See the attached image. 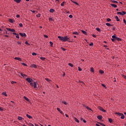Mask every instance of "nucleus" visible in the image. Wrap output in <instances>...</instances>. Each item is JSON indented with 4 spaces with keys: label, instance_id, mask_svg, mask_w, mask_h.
I'll return each mask as SVG.
<instances>
[{
    "label": "nucleus",
    "instance_id": "de8ad7c7",
    "mask_svg": "<svg viewBox=\"0 0 126 126\" xmlns=\"http://www.w3.org/2000/svg\"><path fill=\"white\" fill-rule=\"evenodd\" d=\"M22 64L23 65H24L25 66H27V64L25 63H22Z\"/></svg>",
    "mask_w": 126,
    "mask_h": 126
},
{
    "label": "nucleus",
    "instance_id": "e2e57ef3",
    "mask_svg": "<svg viewBox=\"0 0 126 126\" xmlns=\"http://www.w3.org/2000/svg\"><path fill=\"white\" fill-rule=\"evenodd\" d=\"M122 76H123V77L125 78V79L126 80V75H122Z\"/></svg>",
    "mask_w": 126,
    "mask_h": 126
},
{
    "label": "nucleus",
    "instance_id": "774afa93",
    "mask_svg": "<svg viewBox=\"0 0 126 126\" xmlns=\"http://www.w3.org/2000/svg\"><path fill=\"white\" fill-rule=\"evenodd\" d=\"M90 46H93V43H91L90 44Z\"/></svg>",
    "mask_w": 126,
    "mask_h": 126
},
{
    "label": "nucleus",
    "instance_id": "680f3d73",
    "mask_svg": "<svg viewBox=\"0 0 126 126\" xmlns=\"http://www.w3.org/2000/svg\"><path fill=\"white\" fill-rule=\"evenodd\" d=\"M17 44H18L19 45H21V42L17 41Z\"/></svg>",
    "mask_w": 126,
    "mask_h": 126
},
{
    "label": "nucleus",
    "instance_id": "f8f14e48",
    "mask_svg": "<svg viewBox=\"0 0 126 126\" xmlns=\"http://www.w3.org/2000/svg\"><path fill=\"white\" fill-rule=\"evenodd\" d=\"M9 22H10V23H14L15 21L12 19H9Z\"/></svg>",
    "mask_w": 126,
    "mask_h": 126
},
{
    "label": "nucleus",
    "instance_id": "b1692460",
    "mask_svg": "<svg viewBox=\"0 0 126 126\" xmlns=\"http://www.w3.org/2000/svg\"><path fill=\"white\" fill-rule=\"evenodd\" d=\"M115 18L117 21H120V19H119V17H118L117 16H116Z\"/></svg>",
    "mask_w": 126,
    "mask_h": 126
},
{
    "label": "nucleus",
    "instance_id": "393cba45",
    "mask_svg": "<svg viewBox=\"0 0 126 126\" xmlns=\"http://www.w3.org/2000/svg\"><path fill=\"white\" fill-rule=\"evenodd\" d=\"M64 3H65V1H63L61 4V6H64Z\"/></svg>",
    "mask_w": 126,
    "mask_h": 126
},
{
    "label": "nucleus",
    "instance_id": "6e6552de",
    "mask_svg": "<svg viewBox=\"0 0 126 126\" xmlns=\"http://www.w3.org/2000/svg\"><path fill=\"white\" fill-rule=\"evenodd\" d=\"M57 110L58 111V112H60V114H62V115L63 114V112L62 110H61V109L60 108H57Z\"/></svg>",
    "mask_w": 126,
    "mask_h": 126
},
{
    "label": "nucleus",
    "instance_id": "4d7b16f0",
    "mask_svg": "<svg viewBox=\"0 0 126 126\" xmlns=\"http://www.w3.org/2000/svg\"><path fill=\"white\" fill-rule=\"evenodd\" d=\"M69 18H72V17H73V16H72V15H69Z\"/></svg>",
    "mask_w": 126,
    "mask_h": 126
},
{
    "label": "nucleus",
    "instance_id": "ddd939ff",
    "mask_svg": "<svg viewBox=\"0 0 126 126\" xmlns=\"http://www.w3.org/2000/svg\"><path fill=\"white\" fill-rule=\"evenodd\" d=\"M115 115H118V116H122L123 113L120 112H115Z\"/></svg>",
    "mask_w": 126,
    "mask_h": 126
},
{
    "label": "nucleus",
    "instance_id": "bf43d9fd",
    "mask_svg": "<svg viewBox=\"0 0 126 126\" xmlns=\"http://www.w3.org/2000/svg\"><path fill=\"white\" fill-rule=\"evenodd\" d=\"M43 36H44V37L45 38H48V35H46V34H44Z\"/></svg>",
    "mask_w": 126,
    "mask_h": 126
},
{
    "label": "nucleus",
    "instance_id": "72a5a7b5",
    "mask_svg": "<svg viewBox=\"0 0 126 126\" xmlns=\"http://www.w3.org/2000/svg\"><path fill=\"white\" fill-rule=\"evenodd\" d=\"M2 95H4V96H5L6 97L7 96V94H6V93L5 92H3L2 93Z\"/></svg>",
    "mask_w": 126,
    "mask_h": 126
},
{
    "label": "nucleus",
    "instance_id": "dca6fc26",
    "mask_svg": "<svg viewBox=\"0 0 126 126\" xmlns=\"http://www.w3.org/2000/svg\"><path fill=\"white\" fill-rule=\"evenodd\" d=\"M72 34L73 35H78V34H79V32H73Z\"/></svg>",
    "mask_w": 126,
    "mask_h": 126
},
{
    "label": "nucleus",
    "instance_id": "7c9ffc66",
    "mask_svg": "<svg viewBox=\"0 0 126 126\" xmlns=\"http://www.w3.org/2000/svg\"><path fill=\"white\" fill-rule=\"evenodd\" d=\"M50 12H54L55 11V9H50L49 10Z\"/></svg>",
    "mask_w": 126,
    "mask_h": 126
},
{
    "label": "nucleus",
    "instance_id": "4468645a",
    "mask_svg": "<svg viewBox=\"0 0 126 126\" xmlns=\"http://www.w3.org/2000/svg\"><path fill=\"white\" fill-rule=\"evenodd\" d=\"M97 118L100 121H101L102 120V116L101 115L97 116Z\"/></svg>",
    "mask_w": 126,
    "mask_h": 126
},
{
    "label": "nucleus",
    "instance_id": "69168bd1",
    "mask_svg": "<svg viewBox=\"0 0 126 126\" xmlns=\"http://www.w3.org/2000/svg\"><path fill=\"white\" fill-rule=\"evenodd\" d=\"M61 50H62V51H65V49H64L63 47L61 48Z\"/></svg>",
    "mask_w": 126,
    "mask_h": 126
},
{
    "label": "nucleus",
    "instance_id": "8fccbe9b",
    "mask_svg": "<svg viewBox=\"0 0 126 126\" xmlns=\"http://www.w3.org/2000/svg\"><path fill=\"white\" fill-rule=\"evenodd\" d=\"M111 19H110V18H107V21L108 22H110V21H111Z\"/></svg>",
    "mask_w": 126,
    "mask_h": 126
},
{
    "label": "nucleus",
    "instance_id": "13d9d810",
    "mask_svg": "<svg viewBox=\"0 0 126 126\" xmlns=\"http://www.w3.org/2000/svg\"><path fill=\"white\" fill-rule=\"evenodd\" d=\"M16 17H17V18H19V17H20V15H16Z\"/></svg>",
    "mask_w": 126,
    "mask_h": 126
},
{
    "label": "nucleus",
    "instance_id": "423d86ee",
    "mask_svg": "<svg viewBox=\"0 0 126 126\" xmlns=\"http://www.w3.org/2000/svg\"><path fill=\"white\" fill-rule=\"evenodd\" d=\"M6 29L8 31H10L11 32H15V30H14V29H11L8 28H7Z\"/></svg>",
    "mask_w": 126,
    "mask_h": 126
},
{
    "label": "nucleus",
    "instance_id": "0e129e2a",
    "mask_svg": "<svg viewBox=\"0 0 126 126\" xmlns=\"http://www.w3.org/2000/svg\"><path fill=\"white\" fill-rule=\"evenodd\" d=\"M100 125H101V126H105V124H103V123H99Z\"/></svg>",
    "mask_w": 126,
    "mask_h": 126
},
{
    "label": "nucleus",
    "instance_id": "20e7f679",
    "mask_svg": "<svg viewBox=\"0 0 126 126\" xmlns=\"http://www.w3.org/2000/svg\"><path fill=\"white\" fill-rule=\"evenodd\" d=\"M98 108L100 111H101V112H103L104 113H106V110H104V108H103V107H102L101 106H99Z\"/></svg>",
    "mask_w": 126,
    "mask_h": 126
},
{
    "label": "nucleus",
    "instance_id": "9b49d317",
    "mask_svg": "<svg viewBox=\"0 0 126 126\" xmlns=\"http://www.w3.org/2000/svg\"><path fill=\"white\" fill-rule=\"evenodd\" d=\"M14 60H16L17 61H19V62H21V58L19 57H15Z\"/></svg>",
    "mask_w": 126,
    "mask_h": 126
},
{
    "label": "nucleus",
    "instance_id": "49530a36",
    "mask_svg": "<svg viewBox=\"0 0 126 126\" xmlns=\"http://www.w3.org/2000/svg\"><path fill=\"white\" fill-rule=\"evenodd\" d=\"M19 26H20V27H22L23 26V25L22 24V23H20L19 24Z\"/></svg>",
    "mask_w": 126,
    "mask_h": 126
},
{
    "label": "nucleus",
    "instance_id": "a18cd8bd",
    "mask_svg": "<svg viewBox=\"0 0 126 126\" xmlns=\"http://www.w3.org/2000/svg\"><path fill=\"white\" fill-rule=\"evenodd\" d=\"M25 44H26V45H28L29 46H30V44H29V43H28V41H26L25 42Z\"/></svg>",
    "mask_w": 126,
    "mask_h": 126
},
{
    "label": "nucleus",
    "instance_id": "f3484780",
    "mask_svg": "<svg viewBox=\"0 0 126 126\" xmlns=\"http://www.w3.org/2000/svg\"><path fill=\"white\" fill-rule=\"evenodd\" d=\"M24 98L25 99V100H26V101H28V102H29L30 100L28 98H27V97L24 96Z\"/></svg>",
    "mask_w": 126,
    "mask_h": 126
},
{
    "label": "nucleus",
    "instance_id": "7ed1b4c3",
    "mask_svg": "<svg viewBox=\"0 0 126 126\" xmlns=\"http://www.w3.org/2000/svg\"><path fill=\"white\" fill-rule=\"evenodd\" d=\"M117 14H118V15H125L126 14V11H123L122 13L121 12H118L117 13Z\"/></svg>",
    "mask_w": 126,
    "mask_h": 126
},
{
    "label": "nucleus",
    "instance_id": "c756f323",
    "mask_svg": "<svg viewBox=\"0 0 126 126\" xmlns=\"http://www.w3.org/2000/svg\"><path fill=\"white\" fill-rule=\"evenodd\" d=\"M68 65H69V66H71V67H73V64L71 63H69Z\"/></svg>",
    "mask_w": 126,
    "mask_h": 126
},
{
    "label": "nucleus",
    "instance_id": "4c0bfd02",
    "mask_svg": "<svg viewBox=\"0 0 126 126\" xmlns=\"http://www.w3.org/2000/svg\"><path fill=\"white\" fill-rule=\"evenodd\" d=\"M50 46L51 47H53V45H54V43L52 41H50Z\"/></svg>",
    "mask_w": 126,
    "mask_h": 126
},
{
    "label": "nucleus",
    "instance_id": "79ce46f5",
    "mask_svg": "<svg viewBox=\"0 0 126 126\" xmlns=\"http://www.w3.org/2000/svg\"><path fill=\"white\" fill-rule=\"evenodd\" d=\"M16 38H17L18 39H19V34H17L16 35Z\"/></svg>",
    "mask_w": 126,
    "mask_h": 126
},
{
    "label": "nucleus",
    "instance_id": "a878e982",
    "mask_svg": "<svg viewBox=\"0 0 126 126\" xmlns=\"http://www.w3.org/2000/svg\"><path fill=\"white\" fill-rule=\"evenodd\" d=\"M40 59L41 61H45V60H46V58L45 57H40Z\"/></svg>",
    "mask_w": 126,
    "mask_h": 126
},
{
    "label": "nucleus",
    "instance_id": "864d4df0",
    "mask_svg": "<svg viewBox=\"0 0 126 126\" xmlns=\"http://www.w3.org/2000/svg\"><path fill=\"white\" fill-rule=\"evenodd\" d=\"M11 84H14V83H16V82H14V81H12L11 82Z\"/></svg>",
    "mask_w": 126,
    "mask_h": 126
},
{
    "label": "nucleus",
    "instance_id": "39448f33",
    "mask_svg": "<svg viewBox=\"0 0 126 126\" xmlns=\"http://www.w3.org/2000/svg\"><path fill=\"white\" fill-rule=\"evenodd\" d=\"M21 76H22V77H23V78H24V79L26 80V79H27V78H26L27 77V75H26V74L21 73Z\"/></svg>",
    "mask_w": 126,
    "mask_h": 126
},
{
    "label": "nucleus",
    "instance_id": "603ef678",
    "mask_svg": "<svg viewBox=\"0 0 126 126\" xmlns=\"http://www.w3.org/2000/svg\"><path fill=\"white\" fill-rule=\"evenodd\" d=\"M49 21H53V19L51 17H49Z\"/></svg>",
    "mask_w": 126,
    "mask_h": 126
},
{
    "label": "nucleus",
    "instance_id": "9d476101",
    "mask_svg": "<svg viewBox=\"0 0 126 126\" xmlns=\"http://www.w3.org/2000/svg\"><path fill=\"white\" fill-rule=\"evenodd\" d=\"M111 5L112 7H114V8L118 7V5L115 4H111Z\"/></svg>",
    "mask_w": 126,
    "mask_h": 126
},
{
    "label": "nucleus",
    "instance_id": "338daca9",
    "mask_svg": "<svg viewBox=\"0 0 126 126\" xmlns=\"http://www.w3.org/2000/svg\"><path fill=\"white\" fill-rule=\"evenodd\" d=\"M4 37H6V38H8L9 36H8V35H4Z\"/></svg>",
    "mask_w": 126,
    "mask_h": 126
},
{
    "label": "nucleus",
    "instance_id": "cd10ccee",
    "mask_svg": "<svg viewBox=\"0 0 126 126\" xmlns=\"http://www.w3.org/2000/svg\"><path fill=\"white\" fill-rule=\"evenodd\" d=\"M22 119H23V118H22L21 117H20V116H19L18 117V120H19V121H22Z\"/></svg>",
    "mask_w": 126,
    "mask_h": 126
},
{
    "label": "nucleus",
    "instance_id": "f704fd0d",
    "mask_svg": "<svg viewBox=\"0 0 126 126\" xmlns=\"http://www.w3.org/2000/svg\"><path fill=\"white\" fill-rule=\"evenodd\" d=\"M91 71L92 72L94 73V68L91 67Z\"/></svg>",
    "mask_w": 126,
    "mask_h": 126
},
{
    "label": "nucleus",
    "instance_id": "052dcab7",
    "mask_svg": "<svg viewBox=\"0 0 126 126\" xmlns=\"http://www.w3.org/2000/svg\"><path fill=\"white\" fill-rule=\"evenodd\" d=\"M111 40L112 42H115V41H116V39H115V38H112Z\"/></svg>",
    "mask_w": 126,
    "mask_h": 126
},
{
    "label": "nucleus",
    "instance_id": "37998d69",
    "mask_svg": "<svg viewBox=\"0 0 126 126\" xmlns=\"http://www.w3.org/2000/svg\"><path fill=\"white\" fill-rule=\"evenodd\" d=\"M32 56H37V54L35 52H33L32 53Z\"/></svg>",
    "mask_w": 126,
    "mask_h": 126
},
{
    "label": "nucleus",
    "instance_id": "6ab92c4d",
    "mask_svg": "<svg viewBox=\"0 0 126 126\" xmlns=\"http://www.w3.org/2000/svg\"><path fill=\"white\" fill-rule=\"evenodd\" d=\"M81 32L84 34V35H87V32H85V31L82 30Z\"/></svg>",
    "mask_w": 126,
    "mask_h": 126
},
{
    "label": "nucleus",
    "instance_id": "3c124183",
    "mask_svg": "<svg viewBox=\"0 0 126 126\" xmlns=\"http://www.w3.org/2000/svg\"><path fill=\"white\" fill-rule=\"evenodd\" d=\"M0 111H3V108L1 106H0Z\"/></svg>",
    "mask_w": 126,
    "mask_h": 126
},
{
    "label": "nucleus",
    "instance_id": "09e8293b",
    "mask_svg": "<svg viewBox=\"0 0 126 126\" xmlns=\"http://www.w3.org/2000/svg\"><path fill=\"white\" fill-rule=\"evenodd\" d=\"M123 22H124V23H125V25H126V21L125 19H123Z\"/></svg>",
    "mask_w": 126,
    "mask_h": 126
},
{
    "label": "nucleus",
    "instance_id": "5fc2aeb1",
    "mask_svg": "<svg viewBox=\"0 0 126 126\" xmlns=\"http://www.w3.org/2000/svg\"><path fill=\"white\" fill-rule=\"evenodd\" d=\"M78 70L79 71H81V70H82V69H81L80 67H78Z\"/></svg>",
    "mask_w": 126,
    "mask_h": 126
},
{
    "label": "nucleus",
    "instance_id": "f257e3e1",
    "mask_svg": "<svg viewBox=\"0 0 126 126\" xmlns=\"http://www.w3.org/2000/svg\"><path fill=\"white\" fill-rule=\"evenodd\" d=\"M26 80L27 82H28L30 84V85L31 86H32V87H33V88H37V85H38V82H34L33 83V79L29 77V78H27V79H26Z\"/></svg>",
    "mask_w": 126,
    "mask_h": 126
},
{
    "label": "nucleus",
    "instance_id": "aec40b11",
    "mask_svg": "<svg viewBox=\"0 0 126 126\" xmlns=\"http://www.w3.org/2000/svg\"><path fill=\"white\" fill-rule=\"evenodd\" d=\"M61 103L64 104V105H67V102H66V101H61Z\"/></svg>",
    "mask_w": 126,
    "mask_h": 126
},
{
    "label": "nucleus",
    "instance_id": "bb28decb",
    "mask_svg": "<svg viewBox=\"0 0 126 126\" xmlns=\"http://www.w3.org/2000/svg\"><path fill=\"white\" fill-rule=\"evenodd\" d=\"M116 40H117V41H122V38L117 37Z\"/></svg>",
    "mask_w": 126,
    "mask_h": 126
},
{
    "label": "nucleus",
    "instance_id": "1a4fd4ad",
    "mask_svg": "<svg viewBox=\"0 0 126 126\" xmlns=\"http://www.w3.org/2000/svg\"><path fill=\"white\" fill-rule=\"evenodd\" d=\"M19 34L22 36V37H26V34L25 33H20Z\"/></svg>",
    "mask_w": 126,
    "mask_h": 126
},
{
    "label": "nucleus",
    "instance_id": "c85d7f7f",
    "mask_svg": "<svg viewBox=\"0 0 126 126\" xmlns=\"http://www.w3.org/2000/svg\"><path fill=\"white\" fill-rule=\"evenodd\" d=\"M86 108L87 109V110H90V111H92V112H93V110H92V109L90 108L89 107L87 106Z\"/></svg>",
    "mask_w": 126,
    "mask_h": 126
},
{
    "label": "nucleus",
    "instance_id": "a211bd4d",
    "mask_svg": "<svg viewBox=\"0 0 126 126\" xmlns=\"http://www.w3.org/2000/svg\"><path fill=\"white\" fill-rule=\"evenodd\" d=\"M105 25H106L107 26H108V27H110V26H113L112 25L110 24V23H107L105 24Z\"/></svg>",
    "mask_w": 126,
    "mask_h": 126
},
{
    "label": "nucleus",
    "instance_id": "473e14b6",
    "mask_svg": "<svg viewBox=\"0 0 126 126\" xmlns=\"http://www.w3.org/2000/svg\"><path fill=\"white\" fill-rule=\"evenodd\" d=\"M96 29L98 32H101V29H100V28H97Z\"/></svg>",
    "mask_w": 126,
    "mask_h": 126
},
{
    "label": "nucleus",
    "instance_id": "6e6d98bb",
    "mask_svg": "<svg viewBox=\"0 0 126 126\" xmlns=\"http://www.w3.org/2000/svg\"><path fill=\"white\" fill-rule=\"evenodd\" d=\"M36 16L37 17H40L41 16V14H38L37 15H36Z\"/></svg>",
    "mask_w": 126,
    "mask_h": 126
},
{
    "label": "nucleus",
    "instance_id": "c9c22d12",
    "mask_svg": "<svg viewBox=\"0 0 126 126\" xmlns=\"http://www.w3.org/2000/svg\"><path fill=\"white\" fill-rule=\"evenodd\" d=\"M99 73H101V74H103V73H104V71L102 70H99Z\"/></svg>",
    "mask_w": 126,
    "mask_h": 126
},
{
    "label": "nucleus",
    "instance_id": "ea45409f",
    "mask_svg": "<svg viewBox=\"0 0 126 126\" xmlns=\"http://www.w3.org/2000/svg\"><path fill=\"white\" fill-rule=\"evenodd\" d=\"M102 86H103V87H105V89H107V87H106V85H105V84H101Z\"/></svg>",
    "mask_w": 126,
    "mask_h": 126
},
{
    "label": "nucleus",
    "instance_id": "e433bc0d",
    "mask_svg": "<svg viewBox=\"0 0 126 126\" xmlns=\"http://www.w3.org/2000/svg\"><path fill=\"white\" fill-rule=\"evenodd\" d=\"M108 121L109 123H113V120H112V119L109 118Z\"/></svg>",
    "mask_w": 126,
    "mask_h": 126
},
{
    "label": "nucleus",
    "instance_id": "c03bdc74",
    "mask_svg": "<svg viewBox=\"0 0 126 126\" xmlns=\"http://www.w3.org/2000/svg\"><path fill=\"white\" fill-rule=\"evenodd\" d=\"M112 2L114 3H118V1L116 0H112Z\"/></svg>",
    "mask_w": 126,
    "mask_h": 126
},
{
    "label": "nucleus",
    "instance_id": "4be33fe9",
    "mask_svg": "<svg viewBox=\"0 0 126 126\" xmlns=\"http://www.w3.org/2000/svg\"><path fill=\"white\" fill-rule=\"evenodd\" d=\"M74 121L76 122V123H79V120H78V119H77V118H74Z\"/></svg>",
    "mask_w": 126,
    "mask_h": 126
},
{
    "label": "nucleus",
    "instance_id": "412c9836",
    "mask_svg": "<svg viewBox=\"0 0 126 126\" xmlns=\"http://www.w3.org/2000/svg\"><path fill=\"white\" fill-rule=\"evenodd\" d=\"M26 116L27 117V118H29V119H32V116H31L28 114H27Z\"/></svg>",
    "mask_w": 126,
    "mask_h": 126
},
{
    "label": "nucleus",
    "instance_id": "a19ab883",
    "mask_svg": "<svg viewBox=\"0 0 126 126\" xmlns=\"http://www.w3.org/2000/svg\"><path fill=\"white\" fill-rule=\"evenodd\" d=\"M45 80H46V81L48 82H50V81H51V80L49 79L48 78H45Z\"/></svg>",
    "mask_w": 126,
    "mask_h": 126
},
{
    "label": "nucleus",
    "instance_id": "2eb2a0df",
    "mask_svg": "<svg viewBox=\"0 0 126 126\" xmlns=\"http://www.w3.org/2000/svg\"><path fill=\"white\" fill-rule=\"evenodd\" d=\"M21 0H14V1L17 2V3H20V2H21Z\"/></svg>",
    "mask_w": 126,
    "mask_h": 126
},
{
    "label": "nucleus",
    "instance_id": "0eeeda50",
    "mask_svg": "<svg viewBox=\"0 0 126 126\" xmlns=\"http://www.w3.org/2000/svg\"><path fill=\"white\" fill-rule=\"evenodd\" d=\"M31 67H32V68H36L37 65L35 64H33L31 65Z\"/></svg>",
    "mask_w": 126,
    "mask_h": 126
},
{
    "label": "nucleus",
    "instance_id": "58836bf2",
    "mask_svg": "<svg viewBox=\"0 0 126 126\" xmlns=\"http://www.w3.org/2000/svg\"><path fill=\"white\" fill-rule=\"evenodd\" d=\"M73 3H75V4H76V5H79V4L78 3H77V2L74 1V2H73Z\"/></svg>",
    "mask_w": 126,
    "mask_h": 126
},
{
    "label": "nucleus",
    "instance_id": "f03ea898",
    "mask_svg": "<svg viewBox=\"0 0 126 126\" xmlns=\"http://www.w3.org/2000/svg\"><path fill=\"white\" fill-rule=\"evenodd\" d=\"M58 38L59 39H60L62 42H66V41H68V42H69L70 38L69 37H68L67 36H65L64 37H62L61 36H58Z\"/></svg>",
    "mask_w": 126,
    "mask_h": 126
},
{
    "label": "nucleus",
    "instance_id": "2f4dec72",
    "mask_svg": "<svg viewBox=\"0 0 126 126\" xmlns=\"http://www.w3.org/2000/svg\"><path fill=\"white\" fill-rule=\"evenodd\" d=\"M121 116V119H122V120H124V119H125V115H124V114H123V115Z\"/></svg>",
    "mask_w": 126,
    "mask_h": 126
},
{
    "label": "nucleus",
    "instance_id": "5701e85b",
    "mask_svg": "<svg viewBox=\"0 0 126 126\" xmlns=\"http://www.w3.org/2000/svg\"><path fill=\"white\" fill-rule=\"evenodd\" d=\"M112 39H115V40H116L117 39V36H116V35H112Z\"/></svg>",
    "mask_w": 126,
    "mask_h": 126
}]
</instances>
